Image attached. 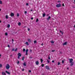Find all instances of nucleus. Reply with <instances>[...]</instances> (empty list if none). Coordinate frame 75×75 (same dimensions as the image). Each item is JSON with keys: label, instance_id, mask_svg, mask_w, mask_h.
Segmentation results:
<instances>
[{"label": "nucleus", "instance_id": "nucleus-1", "mask_svg": "<svg viewBox=\"0 0 75 75\" xmlns=\"http://www.w3.org/2000/svg\"><path fill=\"white\" fill-rule=\"evenodd\" d=\"M6 68L7 69H8L10 68V65H9V64H7L6 66Z\"/></svg>", "mask_w": 75, "mask_h": 75}, {"label": "nucleus", "instance_id": "nucleus-2", "mask_svg": "<svg viewBox=\"0 0 75 75\" xmlns=\"http://www.w3.org/2000/svg\"><path fill=\"white\" fill-rule=\"evenodd\" d=\"M56 6L57 7H61V4H57L56 5Z\"/></svg>", "mask_w": 75, "mask_h": 75}, {"label": "nucleus", "instance_id": "nucleus-3", "mask_svg": "<svg viewBox=\"0 0 75 75\" xmlns=\"http://www.w3.org/2000/svg\"><path fill=\"white\" fill-rule=\"evenodd\" d=\"M45 68L47 70H50V68H49V66H45Z\"/></svg>", "mask_w": 75, "mask_h": 75}, {"label": "nucleus", "instance_id": "nucleus-4", "mask_svg": "<svg viewBox=\"0 0 75 75\" xmlns=\"http://www.w3.org/2000/svg\"><path fill=\"white\" fill-rule=\"evenodd\" d=\"M69 62L70 63H71V62H72V61H73V59H69Z\"/></svg>", "mask_w": 75, "mask_h": 75}, {"label": "nucleus", "instance_id": "nucleus-5", "mask_svg": "<svg viewBox=\"0 0 75 75\" xmlns=\"http://www.w3.org/2000/svg\"><path fill=\"white\" fill-rule=\"evenodd\" d=\"M14 16V13H11V17H13V16Z\"/></svg>", "mask_w": 75, "mask_h": 75}, {"label": "nucleus", "instance_id": "nucleus-6", "mask_svg": "<svg viewBox=\"0 0 75 75\" xmlns=\"http://www.w3.org/2000/svg\"><path fill=\"white\" fill-rule=\"evenodd\" d=\"M28 42H31V40L30 39H28Z\"/></svg>", "mask_w": 75, "mask_h": 75}, {"label": "nucleus", "instance_id": "nucleus-7", "mask_svg": "<svg viewBox=\"0 0 75 75\" xmlns=\"http://www.w3.org/2000/svg\"><path fill=\"white\" fill-rule=\"evenodd\" d=\"M5 72H6V74H9V75H10V72H9L8 71H5Z\"/></svg>", "mask_w": 75, "mask_h": 75}, {"label": "nucleus", "instance_id": "nucleus-8", "mask_svg": "<svg viewBox=\"0 0 75 75\" xmlns=\"http://www.w3.org/2000/svg\"><path fill=\"white\" fill-rule=\"evenodd\" d=\"M36 65H38V64H39V62H38V61H37L36 62Z\"/></svg>", "mask_w": 75, "mask_h": 75}, {"label": "nucleus", "instance_id": "nucleus-9", "mask_svg": "<svg viewBox=\"0 0 75 75\" xmlns=\"http://www.w3.org/2000/svg\"><path fill=\"white\" fill-rule=\"evenodd\" d=\"M18 55L19 57H21V54L20 53L18 54Z\"/></svg>", "mask_w": 75, "mask_h": 75}, {"label": "nucleus", "instance_id": "nucleus-10", "mask_svg": "<svg viewBox=\"0 0 75 75\" xmlns=\"http://www.w3.org/2000/svg\"><path fill=\"white\" fill-rule=\"evenodd\" d=\"M67 42H65L63 44V45H67Z\"/></svg>", "mask_w": 75, "mask_h": 75}, {"label": "nucleus", "instance_id": "nucleus-11", "mask_svg": "<svg viewBox=\"0 0 75 75\" xmlns=\"http://www.w3.org/2000/svg\"><path fill=\"white\" fill-rule=\"evenodd\" d=\"M23 64V65L25 66H26L27 65H26V63H25V62Z\"/></svg>", "mask_w": 75, "mask_h": 75}, {"label": "nucleus", "instance_id": "nucleus-12", "mask_svg": "<svg viewBox=\"0 0 75 75\" xmlns=\"http://www.w3.org/2000/svg\"><path fill=\"white\" fill-rule=\"evenodd\" d=\"M71 64H70V66H72L74 65V62H72L71 63Z\"/></svg>", "mask_w": 75, "mask_h": 75}, {"label": "nucleus", "instance_id": "nucleus-13", "mask_svg": "<svg viewBox=\"0 0 75 75\" xmlns=\"http://www.w3.org/2000/svg\"><path fill=\"white\" fill-rule=\"evenodd\" d=\"M46 14H45V13H43V17H45V16H46Z\"/></svg>", "mask_w": 75, "mask_h": 75}, {"label": "nucleus", "instance_id": "nucleus-14", "mask_svg": "<svg viewBox=\"0 0 75 75\" xmlns=\"http://www.w3.org/2000/svg\"><path fill=\"white\" fill-rule=\"evenodd\" d=\"M2 74L3 75H6V73L4 72H3L2 73Z\"/></svg>", "mask_w": 75, "mask_h": 75}, {"label": "nucleus", "instance_id": "nucleus-15", "mask_svg": "<svg viewBox=\"0 0 75 75\" xmlns=\"http://www.w3.org/2000/svg\"><path fill=\"white\" fill-rule=\"evenodd\" d=\"M18 25L19 26L21 25V23L20 22L18 23Z\"/></svg>", "mask_w": 75, "mask_h": 75}, {"label": "nucleus", "instance_id": "nucleus-16", "mask_svg": "<svg viewBox=\"0 0 75 75\" xmlns=\"http://www.w3.org/2000/svg\"><path fill=\"white\" fill-rule=\"evenodd\" d=\"M26 44L27 45H29V44H28V42H26Z\"/></svg>", "mask_w": 75, "mask_h": 75}, {"label": "nucleus", "instance_id": "nucleus-17", "mask_svg": "<svg viewBox=\"0 0 75 75\" xmlns=\"http://www.w3.org/2000/svg\"><path fill=\"white\" fill-rule=\"evenodd\" d=\"M51 18V17L49 16L48 18H47V20H49V19H50Z\"/></svg>", "mask_w": 75, "mask_h": 75}, {"label": "nucleus", "instance_id": "nucleus-18", "mask_svg": "<svg viewBox=\"0 0 75 75\" xmlns=\"http://www.w3.org/2000/svg\"><path fill=\"white\" fill-rule=\"evenodd\" d=\"M10 25L9 24L7 26V28H10Z\"/></svg>", "mask_w": 75, "mask_h": 75}, {"label": "nucleus", "instance_id": "nucleus-19", "mask_svg": "<svg viewBox=\"0 0 75 75\" xmlns=\"http://www.w3.org/2000/svg\"><path fill=\"white\" fill-rule=\"evenodd\" d=\"M24 57H23L22 58V61H24Z\"/></svg>", "mask_w": 75, "mask_h": 75}, {"label": "nucleus", "instance_id": "nucleus-20", "mask_svg": "<svg viewBox=\"0 0 75 75\" xmlns=\"http://www.w3.org/2000/svg\"><path fill=\"white\" fill-rule=\"evenodd\" d=\"M40 61H41V63H42V62H43V60H42V59H40Z\"/></svg>", "mask_w": 75, "mask_h": 75}, {"label": "nucleus", "instance_id": "nucleus-21", "mask_svg": "<svg viewBox=\"0 0 75 75\" xmlns=\"http://www.w3.org/2000/svg\"><path fill=\"white\" fill-rule=\"evenodd\" d=\"M51 42L52 44H54V41H51Z\"/></svg>", "mask_w": 75, "mask_h": 75}, {"label": "nucleus", "instance_id": "nucleus-22", "mask_svg": "<svg viewBox=\"0 0 75 75\" xmlns=\"http://www.w3.org/2000/svg\"><path fill=\"white\" fill-rule=\"evenodd\" d=\"M60 33H61L62 34H63V32L62 31H61V30H60Z\"/></svg>", "mask_w": 75, "mask_h": 75}, {"label": "nucleus", "instance_id": "nucleus-23", "mask_svg": "<svg viewBox=\"0 0 75 75\" xmlns=\"http://www.w3.org/2000/svg\"><path fill=\"white\" fill-rule=\"evenodd\" d=\"M2 66L3 65H2V64H0V68H1Z\"/></svg>", "mask_w": 75, "mask_h": 75}, {"label": "nucleus", "instance_id": "nucleus-24", "mask_svg": "<svg viewBox=\"0 0 75 75\" xmlns=\"http://www.w3.org/2000/svg\"><path fill=\"white\" fill-rule=\"evenodd\" d=\"M37 41L36 40L34 41V44H36V43H37Z\"/></svg>", "mask_w": 75, "mask_h": 75}, {"label": "nucleus", "instance_id": "nucleus-25", "mask_svg": "<svg viewBox=\"0 0 75 75\" xmlns=\"http://www.w3.org/2000/svg\"><path fill=\"white\" fill-rule=\"evenodd\" d=\"M38 19L37 18V19H36V23H37V22H38Z\"/></svg>", "mask_w": 75, "mask_h": 75}, {"label": "nucleus", "instance_id": "nucleus-26", "mask_svg": "<svg viewBox=\"0 0 75 75\" xmlns=\"http://www.w3.org/2000/svg\"><path fill=\"white\" fill-rule=\"evenodd\" d=\"M15 50V49H14V48L12 49V51H14Z\"/></svg>", "mask_w": 75, "mask_h": 75}, {"label": "nucleus", "instance_id": "nucleus-27", "mask_svg": "<svg viewBox=\"0 0 75 75\" xmlns=\"http://www.w3.org/2000/svg\"><path fill=\"white\" fill-rule=\"evenodd\" d=\"M42 67H44V64H42Z\"/></svg>", "mask_w": 75, "mask_h": 75}, {"label": "nucleus", "instance_id": "nucleus-28", "mask_svg": "<svg viewBox=\"0 0 75 75\" xmlns=\"http://www.w3.org/2000/svg\"><path fill=\"white\" fill-rule=\"evenodd\" d=\"M28 50L27 49L26 50V52H28Z\"/></svg>", "mask_w": 75, "mask_h": 75}, {"label": "nucleus", "instance_id": "nucleus-29", "mask_svg": "<svg viewBox=\"0 0 75 75\" xmlns=\"http://www.w3.org/2000/svg\"><path fill=\"white\" fill-rule=\"evenodd\" d=\"M23 52H25V49H23Z\"/></svg>", "mask_w": 75, "mask_h": 75}, {"label": "nucleus", "instance_id": "nucleus-30", "mask_svg": "<svg viewBox=\"0 0 75 75\" xmlns=\"http://www.w3.org/2000/svg\"><path fill=\"white\" fill-rule=\"evenodd\" d=\"M6 19H7V18H8V16H7V15L6 16Z\"/></svg>", "mask_w": 75, "mask_h": 75}, {"label": "nucleus", "instance_id": "nucleus-31", "mask_svg": "<svg viewBox=\"0 0 75 75\" xmlns=\"http://www.w3.org/2000/svg\"><path fill=\"white\" fill-rule=\"evenodd\" d=\"M5 35H8V33H5Z\"/></svg>", "mask_w": 75, "mask_h": 75}, {"label": "nucleus", "instance_id": "nucleus-32", "mask_svg": "<svg viewBox=\"0 0 75 75\" xmlns=\"http://www.w3.org/2000/svg\"><path fill=\"white\" fill-rule=\"evenodd\" d=\"M17 49H18L17 48H16V49L15 50V52H16V51H17Z\"/></svg>", "mask_w": 75, "mask_h": 75}, {"label": "nucleus", "instance_id": "nucleus-33", "mask_svg": "<svg viewBox=\"0 0 75 75\" xmlns=\"http://www.w3.org/2000/svg\"><path fill=\"white\" fill-rule=\"evenodd\" d=\"M62 64H64V60H62Z\"/></svg>", "mask_w": 75, "mask_h": 75}, {"label": "nucleus", "instance_id": "nucleus-34", "mask_svg": "<svg viewBox=\"0 0 75 75\" xmlns=\"http://www.w3.org/2000/svg\"><path fill=\"white\" fill-rule=\"evenodd\" d=\"M19 63H20V62L19 61H18L17 63V64H19Z\"/></svg>", "mask_w": 75, "mask_h": 75}, {"label": "nucleus", "instance_id": "nucleus-35", "mask_svg": "<svg viewBox=\"0 0 75 75\" xmlns=\"http://www.w3.org/2000/svg\"><path fill=\"white\" fill-rule=\"evenodd\" d=\"M25 55H28V52H26Z\"/></svg>", "mask_w": 75, "mask_h": 75}, {"label": "nucleus", "instance_id": "nucleus-36", "mask_svg": "<svg viewBox=\"0 0 75 75\" xmlns=\"http://www.w3.org/2000/svg\"><path fill=\"white\" fill-rule=\"evenodd\" d=\"M0 4H2V1H0Z\"/></svg>", "mask_w": 75, "mask_h": 75}, {"label": "nucleus", "instance_id": "nucleus-37", "mask_svg": "<svg viewBox=\"0 0 75 75\" xmlns=\"http://www.w3.org/2000/svg\"><path fill=\"white\" fill-rule=\"evenodd\" d=\"M17 17H18V16H19V14H18V13H17Z\"/></svg>", "mask_w": 75, "mask_h": 75}, {"label": "nucleus", "instance_id": "nucleus-38", "mask_svg": "<svg viewBox=\"0 0 75 75\" xmlns=\"http://www.w3.org/2000/svg\"><path fill=\"white\" fill-rule=\"evenodd\" d=\"M59 64H60V62H58V65H59Z\"/></svg>", "mask_w": 75, "mask_h": 75}, {"label": "nucleus", "instance_id": "nucleus-39", "mask_svg": "<svg viewBox=\"0 0 75 75\" xmlns=\"http://www.w3.org/2000/svg\"><path fill=\"white\" fill-rule=\"evenodd\" d=\"M47 62L48 63H50V61L48 60H47Z\"/></svg>", "mask_w": 75, "mask_h": 75}, {"label": "nucleus", "instance_id": "nucleus-40", "mask_svg": "<svg viewBox=\"0 0 75 75\" xmlns=\"http://www.w3.org/2000/svg\"><path fill=\"white\" fill-rule=\"evenodd\" d=\"M28 72H31V71L30 70H29Z\"/></svg>", "mask_w": 75, "mask_h": 75}, {"label": "nucleus", "instance_id": "nucleus-41", "mask_svg": "<svg viewBox=\"0 0 75 75\" xmlns=\"http://www.w3.org/2000/svg\"><path fill=\"white\" fill-rule=\"evenodd\" d=\"M62 6H63V7H64V4H62Z\"/></svg>", "mask_w": 75, "mask_h": 75}, {"label": "nucleus", "instance_id": "nucleus-42", "mask_svg": "<svg viewBox=\"0 0 75 75\" xmlns=\"http://www.w3.org/2000/svg\"><path fill=\"white\" fill-rule=\"evenodd\" d=\"M27 11H25V14H27Z\"/></svg>", "mask_w": 75, "mask_h": 75}, {"label": "nucleus", "instance_id": "nucleus-43", "mask_svg": "<svg viewBox=\"0 0 75 75\" xmlns=\"http://www.w3.org/2000/svg\"><path fill=\"white\" fill-rule=\"evenodd\" d=\"M28 31H30V28H28Z\"/></svg>", "mask_w": 75, "mask_h": 75}, {"label": "nucleus", "instance_id": "nucleus-44", "mask_svg": "<svg viewBox=\"0 0 75 75\" xmlns=\"http://www.w3.org/2000/svg\"><path fill=\"white\" fill-rule=\"evenodd\" d=\"M30 52H32V50L31 49L30 50Z\"/></svg>", "mask_w": 75, "mask_h": 75}, {"label": "nucleus", "instance_id": "nucleus-45", "mask_svg": "<svg viewBox=\"0 0 75 75\" xmlns=\"http://www.w3.org/2000/svg\"><path fill=\"white\" fill-rule=\"evenodd\" d=\"M8 47L9 48H10V45H8Z\"/></svg>", "mask_w": 75, "mask_h": 75}, {"label": "nucleus", "instance_id": "nucleus-46", "mask_svg": "<svg viewBox=\"0 0 75 75\" xmlns=\"http://www.w3.org/2000/svg\"><path fill=\"white\" fill-rule=\"evenodd\" d=\"M43 45H44V43H42L41 44V45L42 46H43Z\"/></svg>", "mask_w": 75, "mask_h": 75}, {"label": "nucleus", "instance_id": "nucleus-47", "mask_svg": "<svg viewBox=\"0 0 75 75\" xmlns=\"http://www.w3.org/2000/svg\"><path fill=\"white\" fill-rule=\"evenodd\" d=\"M24 71V69H22V71Z\"/></svg>", "mask_w": 75, "mask_h": 75}, {"label": "nucleus", "instance_id": "nucleus-48", "mask_svg": "<svg viewBox=\"0 0 75 75\" xmlns=\"http://www.w3.org/2000/svg\"><path fill=\"white\" fill-rule=\"evenodd\" d=\"M18 59H20V56H18Z\"/></svg>", "mask_w": 75, "mask_h": 75}, {"label": "nucleus", "instance_id": "nucleus-49", "mask_svg": "<svg viewBox=\"0 0 75 75\" xmlns=\"http://www.w3.org/2000/svg\"><path fill=\"white\" fill-rule=\"evenodd\" d=\"M55 50H52V52H54V51H55Z\"/></svg>", "mask_w": 75, "mask_h": 75}, {"label": "nucleus", "instance_id": "nucleus-50", "mask_svg": "<svg viewBox=\"0 0 75 75\" xmlns=\"http://www.w3.org/2000/svg\"><path fill=\"white\" fill-rule=\"evenodd\" d=\"M26 6H28V3H26Z\"/></svg>", "mask_w": 75, "mask_h": 75}, {"label": "nucleus", "instance_id": "nucleus-51", "mask_svg": "<svg viewBox=\"0 0 75 75\" xmlns=\"http://www.w3.org/2000/svg\"><path fill=\"white\" fill-rule=\"evenodd\" d=\"M48 59H50V57H49Z\"/></svg>", "mask_w": 75, "mask_h": 75}, {"label": "nucleus", "instance_id": "nucleus-52", "mask_svg": "<svg viewBox=\"0 0 75 75\" xmlns=\"http://www.w3.org/2000/svg\"><path fill=\"white\" fill-rule=\"evenodd\" d=\"M12 43H13V42L14 41V40H13V39H12Z\"/></svg>", "mask_w": 75, "mask_h": 75}, {"label": "nucleus", "instance_id": "nucleus-53", "mask_svg": "<svg viewBox=\"0 0 75 75\" xmlns=\"http://www.w3.org/2000/svg\"><path fill=\"white\" fill-rule=\"evenodd\" d=\"M52 62H54V60H52Z\"/></svg>", "mask_w": 75, "mask_h": 75}, {"label": "nucleus", "instance_id": "nucleus-54", "mask_svg": "<svg viewBox=\"0 0 75 75\" xmlns=\"http://www.w3.org/2000/svg\"><path fill=\"white\" fill-rule=\"evenodd\" d=\"M60 54H62V52H61V51L60 52Z\"/></svg>", "mask_w": 75, "mask_h": 75}, {"label": "nucleus", "instance_id": "nucleus-55", "mask_svg": "<svg viewBox=\"0 0 75 75\" xmlns=\"http://www.w3.org/2000/svg\"><path fill=\"white\" fill-rule=\"evenodd\" d=\"M30 59H31V58H32V57H30Z\"/></svg>", "mask_w": 75, "mask_h": 75}, {"label": "nucleus", "instance_id": "nucleus-56", "mask_svg": "<svg viewBox=\"0 0 75 75\" xmlns=\"http://www.w3.org/2000/svg\"><path fill=\"white\" fill-rule=\"evenodd\" d=\"M31 20H33V18H31Z\"/></svg>", "mask_w": 75, "mask_h": 75}, {"label": "nucleus", "instance_id": "nucleus-57", "mask_svg": "<svg viewBox=\"0 0 75 75\" xmlns=\"http://www.w3.org/2000/svg\"><path fill=\"white\" fill-rule=\"evenodd\" d=\"M59 2H61V1H58V3H59Z\"/></svg>", "mask_w": 75, "mask_h": 75}, {"label": "nucleus", "instance_id": "nucleus-58", "mask_svg": "<svg viewBox=\"0 0 75 75\" xmlns=\"http://www.w3.org/2000/svg\"><path fill=\"white\" fill-rule=\"evenodd\" d=\"M12 55H10V57H12Z\"/></svg>", "mask_w": 75, "mask_h": 75}, {"label": "nucleus", "instance_id": "nucleus-59", "mask_svg": "<svg viewBox=\"0 0 75 75\" xmlns=\"http://www.w3.org/2000/svg\"><path fill=\"white\" fill-rule=\"evenodd\" d=\"M30 11H33V10L31 9Z\"/></svg>", "mask_w": 75, "mask_h": 75}, {"label": "nucleus", "instance_id": "nucleus-60", "mask_svg": "<svg viewBox=\"0 0 75 75\" xmlns=\"http://www.w3.org/2000/svg\"><path fill=\"white\" fill-rule=\"evenodd\" d=\"M48 14H47V16H48Z\"/></svg>", "mask_w": 75, "mask_h": 75}, {"label": "nucleus", "instance_id": "nucleus-61", "mask_svg": "<svg viewBox=\"0 0 75 75\" xmlns=\"http://www.w3.org/2000/svg\"><path fill=\"white\" fill-rule=\"evenodd\" d=\"M1 23V21H0V23Z\"/></svg>", "mask_w": 75, "mask_h": 75}, {"label": "nucleus", "instance_id": "nucleus-62", "mask_svg": "<svg viewBox=\"0 0 75 75\" xmlns=\"http://www.w3.org/2000/svg\"><path fill=\"white\" fill-rule=\"evenodd\" d=\"M67 69H69V68L68 67V68H67Z\"/></svg>", "mask_w": 75, "mask_h": 75}, {"label": "nucleus", "instance_id": "nucleus-63", "mask_svg": "<svg viewBox=\"0 0 75 75\" xmlns=\"http://www.w3.org/2000/svg\"><path fill=\"white\" fill-rule=\"evenodd\" d=\"M74 27L75 28V25H74Z\"/></svg>", "mask_w": 75, "mask_h": 75}, {"label": "nucleus", "instance_id": "nucleus-64", "mask_svg": "<svg viewBox=\"0 0 75 75\" xmlns=\"http://www.w3.org/2000/svg\"><path fill=\"white\" fill-rule=\"evenodd\" d=\"M74 3H75V0H74Z\"/></svg>", "mask_w": 75, "mask_h": 75}]
</instances>
